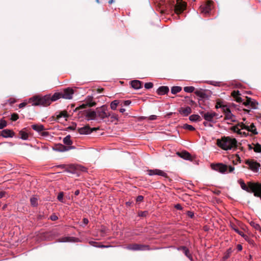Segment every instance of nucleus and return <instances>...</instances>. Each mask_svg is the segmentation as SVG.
<instances>
[{"label": "nucleus", "mask_w": 261, "mask_h": 261, "mask_svg": "<svg viewBox=\"0 0 261 261\" xmlns=\"http://www.w3.org/2000/svg\"><path fill=\"white\" fill-rule=\"evenodd\" d=\"M175 207L177 209V210H182V207L181 206V205L179 204H177L175 205Z\"/></svg>", "instance_id": "obj_56"}, {"label": "nucleus", "mask_w": 261, "mask_h": 261, "mask_svg": "<svg viewBox=\"0 0 261 261\" xmlns=\"http://www.w3.org/2000/svg\"><path fill=\"white\" fill-rule=\"evenodd\" d=\"M7 125V122L5 120H1L0 122V129H3Z\"/></svg>", "instance_id": "obj_44"}, {"label": "nucleus", "mask_w": 261, "mask_h": 261, "mask_svg": "<svg viewBox=\"0 0 261 261\" xmlns=\"http://www.w3.org/2000/svg\"><path fill=\"white\" fill-rule=\"evenodd\" d=\"M176 153L179 156L184 159L187 160H191V154L187 151H182L181 152H177Z\"/></svg>", "instance_id": "obj_25"}, {"label": "nucleus", "mask_w": 261, "mask_h": 261, "mask_svg": "<svg viewBox=\"0 0 261 261\" xmlns=\"http://www.w3.org/2000/svg\"><path fill=\"white\" fill-rule=\"evenodd\" d=\"M75 147L73 146H65L62 144L58 145L56 147V150L61 152L68 151L70 149H73Z\"/></svg>", "instance_id": "obj_21"}, {"label": "nucleus", "mask_w": 261, "mask_h": 261, "mask_svg": "<svg viewBox=\"0 0 261 261\" xmlns=\"http://www.w3.org/2000/svg\"><path fill=\"white\" fill-rule=\"evenodd\" d=\"M85 117L87 120H95L96 118V111L88 110L85 112Z\"/></svg>", "instance_id": "obj_19"}, {"label": "nucleus", "mask_w": 261, "mask_h": 261, "mask_svg": "<svg viewBox=\"0 0 261 261\" xmlns=\"http://www.w3.org/2000/svg\"><path fill=\"white\" fill-rule=\"evenodd\" d=\"M89 243H90V244L91 245H92V246L96 247L107 248V247H109L108 246H105V245H96L97 243L95 242H93V241H91V242H89Z\"/></svg>", "instance_id": "obj_41"}, {"label": "nucleus", "mask_w": 261, "mask_h": 261, "mask_svg": "<svg viewBox=\"0 0 261 261\" xmlns=\"http://www.w3.org/2000/svg\"><path fill=\"white\" fill-rule=\"evenodd\" d=\"M185 8L186 4L185 3L179 0H177V3L174 8L176 13L179 14L181 13L185 10Z\"/></svg>", "instance_id": "obj_15"}, {"label": "nucleus", "mask_w": 261, "mask_h": 261, "mask_svg": "<svg viewBox=\"0 0 261 261\" xmlns=\"http://www.w3.org/2000/svg\"><path fill=\"white\" fill-rule=\"evenodd\" d=\"M157 116L156 115H151L149 117V119L151 120H153L156 119Z\"/></svg>", "instance_id": "obj_57"}, {"label": "nucleus", "mask_w": 261, "mask_h": 261, "mask_svg": "<svg viewBox=\"0 0 261 261\" xmlns=\"http://www.w3.org/2000/svg\"><path fill=\"white\" fill-rule=\"evenodd\" d=\"M69 116L67 112L66 111H63L61 112H60L57 115V118L58 119H59L60 118L62 117H64L65 118H68Z\"/></svg>", "instance_id": "obj_30"}, {"label": "nucleus", "mask_w": 261, "mask_h": 261, "mask_svg": "<svg viewBox=\"0 0 261 261\" xmlns=\"http://www.w3.org/2000/svg\"><path fill=\"white\" fill-rule=\"evenodd\" d=\"M83 221L84 225H87L89 222V220L87 218H84Z\"/></svg>", "instance_id": "obj_59"}, {"label": "nucleus", "mask_w": 261, "mask_h": 261, "mask_svg": "<svg viewBox=\"0 0 261 261\" xmlns=\"http://www.w3.org/2000/svg\"><path fill=\"white\" fill-rule=\"evenodd\" d=\"M148 214V212L147 211L140 212L138 213V215L140 217H145Z\"/></svg>", "instance_id": "obj_45"}, {"label": "nucleus", "mask_w": 261, "mask_h": 261, "mask_svg": "<svg viewBox=\"0 0 261 261\" xmlns=\"http://www.w3.org/2000/svg\"><path fill=\"white\" fill-rule=\"evenodd\" d=\"M254 150L256 152H261V145L259 144H256L254 148Z\"/></svg>", "instance_id": "obj_42"}, {"label": "nucleus", "mask_w": 261, "mask_h": 261, "mask_svg": "<svg viewBox=\"0 0 261 261\" xmlns=\"http://www.w3.org/2000/svg\"><path fill=\"white\" fill-rule=\"evenodd\" d=\"M221 107H222V108H223V106H222L221 105H220L219 103L217 102V105H216V108L217 109H218V108H221Z\"/></svg>", "instance_id": "obj_64"}, {"label": "nucleus", "mask_w": 261, "mask_h": 261, "mask_svg": "<svg viewBox=\"0 0 261 261\" xmlns=\"http://www.w3.org/2000/svg\"><path fill=\"white\" fill-rule=\"evenodd\" d=\"M30 202L33 206H36L38 205V198L36 197H32L30 199Z\"/></svg>", "instance_id": "obj_36"}, {"label": "nucleus", "mask_w": 261, "mask_h": 261, "mask_svg": "<svg viewBox=\"0 0 261 261\" xmlns=\"http://www.w3.org/2000/svg\"><path fill=\"white\" fill-rule=\"evenodd\" d=\"M217 145L224 150H234L237 147V141L235 138L223 136L217 140Z\"/></svg>", "instance_id": "obj_2"}, {"label": "nucleus", "mask_w": 261, "mask_h": 261, "mask_svg": "<svg viewBox=\"0 0 261 261\" xmlns=\"http://www.w3.org/2000/svg\"><path fill=\"white\" fill-rule=\"evenodd\" d=\"M213 170L219 172L221 173H225L228 170V172H232L234 170V167L232 166H228L222 163L212 164L211 165Z\"/></svg>", "instance_id": "obj_5"}, {"label": "nucleus", "mask_w": 261, "mask_h": 261, "mask_svg": "<svg viewBox=\"0 0 261 261\" xmlns=\"http://www.w3.org/2000/svg\"><path fill=\"white\" fill-rule=\"evenodd\" d=\"M243 105L245 106H250L252 109H256L257 102L254 99L251 98L247 97L246 101L243 102Z\"/></svg>", "instance_id": "obj_18"}, {"label": "nucleus", "mask_w": 261, "mask_h": 261, "mask_svg": "<svg viewBox=\"0 0 261 261\" xmlns=\"http://www.w3.org/2000/svg\"><path fill=\"white\" fill-rule=\"evenodd\" d=\"M231 227L236 232H237V230H239V229L234 224H231Z\"/></svg>", "instance_id": "obj_53"}, {"label": "nucleus", "mask_w": 261, "mask_h": 261, "mask_svg": "<svg viewBox=\"0 0 261 261\" xmlns=\"http://www.w3.org/2000/svg\"><path fill=\"white\" fill-rule=\"evenodd\" d=\"M237 233H238L241 236H242V237L245 234L243 231H240L239 230L237 231Z\"/></svg>", "instance_id": "obj_60"}, {"label": "nucleus", "mask_w": 261, "mask_h": 261, "mask_svg": "<svg viewBox=\"0 0 261 261\" xmlns=\"http://www.w3.org/2000/svg\"><path fill=\"white\" fill-rule=\"evenodd\" d=\"M9 102L11 103V104H13L14 103H15L16 102V100L15 98H10L9 99Z\"/></svg>", "instance_id": "obj_55"}, {"label": "nucleus", "mask_w": 261, "mask_h": 261, "mask_svg": "<svg viewBox=\"0 0 261 261\" xmlns=\"http://www.w3.org/2000/svg\"><path fill=\"white\" fill-rule=\"evenodd\" d=\"M96 129V128H91L89 126L86 125L79 128L78 131L80 134H89Z\"/></svg>", "instance_id": "obj_17"}, {"label": "nucleus", "mask_w": 261, "mask_h": 261, "mask_svg": "<svg viewBox=\"0 0 261 261\" xmlns=\"http://www.w3.org/2000/svg\"><path fill=\"white\" fill-rule=\"evenodd\" d=\"M63 196H64V194H63V192H60L58 196V199L61 201V202H63Z\"/></svg>", "instance_id": "obj_47"}, {"label": "nucleus", "mask_w": 261, "mask_h": 261, "mask_svg": "<svg viewBox=\"0 0 261 261\" xmlns=\"http://www.w3.org/2000/svg\"><path fill=\"white\" fill-rule=\"evenodd\" d=\"M148 174L149 175H158L163 177H167V174L164 171L159 169H153L148 170Z\"/></svg>", "instance_id": "obj_16"}, {"label": "nucleus", "mask_w": 261, "mask_h": 261, "mask_svg": "<svg viewBox=\"0 0 261 261\" xmlns=\"http://www.w3.org/2000/svg\"><path fill=\"white\" fill-rule=\"evenodd\" d=\"M63 143L67 145H69L68 146H70L72 144V141L71 140L70 136L69 135L67 136L63 139Z\"/></svg>", "instance_id": "obj_32"}, {"label": "nucleus", "mask_w": 261, "mask_h": 261, "mask_svg": "<svg viewBox=\"0 0 261 261\" xmlns=\"http://www.w3.org/2000/svg\"><path fill=\"white\" fill-rule=\"evenodd\" d=\"M169 91V88L167 86L160 87L157 90V93L159 95H163L167 94Z\"/></svg>", "instance_id": "obj_24"}, {"label": "nucleus", "mask_w": 261, "mask_h": 261, "mask_svg": "<svg viewBox=\"0 0 261 261\" xmlns=\"http://www.w3.org/2000/svg\"><path fill=\"white\" fill-rule=\"evenodd\" d=\"M19 134L20 136V138L21 139L24 140H27L28 139L29 135L26 132H25L23 130H21L19 132Z\"/></svg>", "instance_id": "obj_33"}, {"label": "nucleus", "mask_w": 261, "mask_h": 261, "mask_svg": "<svg viewBox=\"0 0 261 261\" xmlns=\"http://www.w3.org/2000/svg\"><path fill=\"white\" fill-rule=\"evenodd\" d=\"M96 117H99L100 119H103L111 116L110 113L108 111L107 107L103 105L100 108L96 109Z\"/></svg>", "instance_id": "obj_6"}, {"label": "nucleus", "mask_w": 261, "mask_h": 261, "mask_svg": "<svg viewBox=\"0 0 261 261\" xmlns=\"http://www.w3.org/2000/svg\"><path fill=\"white\" fill-rule=\"evenodd\" d=\"M201 11L205 15H208L212 9V3L210 1L207 2L200 7Z\"/></svg>", "instance_id": "obj_12"}, {"label": "nucleus", "mask_w": 261, "mask_h": 261, "mask_svg": "<svg viewBox=\"0 0 261 261\" xmlns=\"http://www.w3.org/2000/svg\"><path fill=\"white\" fill-rule=\"evenodd\" d=\"M237 249L238 250V251H240L242 250V246L240 244H238L237 246Z\"/></svg>", "instance_id": "obj_63"}, {"label": "nucleus", "mask_w": 261, "mask_h": 261, "mask_svg": "<svg viewBox=\"0 0 261 261\" xmlns=\"http://www.w3.org/2000/svg\"><path fill=\"white\" fill-rule=\"evenodd\" d=\"M131 86L135 89H139L142 87V83L140 81L134 80L131 82Z\"/></svg>", "instance_id": "obj_26"}, {"label": "nucleus", "mask_w": 261, "mask_h": 261, "mask_svg": "<svg viewBox=\"0 0 261 261\" xmlns=\"http://www.w3.org/2000/svg\"><path fill=\"white\" fill-rule=\"evenodd\" d=\"M32 128L35 131L41 133V135L43 136H46L48 135V133L47 132H43L45 128L42 124H33L32 125Z\"/></svg>", "instance_id": "obj_14"}, {"label": "nucleus", "mask_w": 261, "mask_h": 261, "mask_svg": "<svg viewBox=\"0 0 261 261\" xmlns=\"http://www.w3.org/2000/svg\"><path fill=\"white\" fill-rule=\"evenodd\" d=\"M231 129L241 136H246L248 135L249 132L254 135H256L258 133L254 123L250 122L239 123L231 127Z\"/></svg>", "instance_id": "obj_1"}, {"label": "nucleus", "mask_w": 261, "mask_h": 261, "mask_svg": "<svg viewBox=\"0 0 261 261\" xmlns=\"http://www.w3.org/2000/svg\"><path fill=\"white\" fill-rule=\"evenodd\" d=\"M250 224L255 229L261 231V227H260V225L258 224H257V223H255V222H254L253 221H251L250 223Z\"/></svg>", "instance_id": "obj_38"}, {"label": "nucleus", "mask_w": 261, "mask_h": 261, "mask_svg": "<svg viewBox=\"0 0 261 261\" xmlns=\"http://www.w3.org/2000/svg\"><path fill=\"white\" fill-rule=\"evenodd\" d=\"M245 164L248 166V168L254 172H257L260 165L254 160H247L245 161Z\"/></svg>", "instance_id": "obj_8"}, {"label": "nucleus", "mask_w": 261, "mask_h": 261, "mask_svg": "<svg viewBox=\"0 0 261 261\" xmlns=\"http://www.w3.org/2000/svg\"><path fill=\"white\" fill-rule=\"evenodd\" d=\"M181 87L179 86H174L171 88V93L173 94H175L181 90Z\"/></svg>", "instance_id": "obj_35"}, {"label": "nucleus", "mask_w": 261, "mask_h": 261, "mask_svg": "<svg viewBox=\"0 0 261 261\" xmlns=\"http://www.w3.org/2000/svg\"><path fill=\"white\" fill-rule=\"evenodd\" d=\"M208 83L212 85H214V86H220V82L213 81H210L208 82Z\"/></svg>", "instance_id": "obj_46"}, {"label": "nucleus", "mask_w": 261, "mask_h": 261, "mask_svg": "<svg viewBox=\"0 0 261 261\" xmlns=\"http://www.w3.org/2000/svg\"><path fill=\"white\" fill-rule=\"evenodd\" d=\"M232 252V250L231 248H229L228 249H227L223 257V260H226L228 258H229Z\"/></svg>", "instance_id": "obj_37"}, {"label": "nucleus", "mask_w": 261, "mask_h": 261, "mask_svg": "<svg viewBox=\"0 0 261 261\" xmlns=\"http://www.w3.org/2000/svg\"><path fill=\"white\" fill-rule=\"evenodd\" d=\"M6 193L4 191H0V199L4 197Z\"/></svg>", "instance_id": "obj_61"}, {"label": "nucleus", "mask_w": 261, "mask_h": 261, "mask_svg": "<svg viewBox=\"0 0 261 261\" xmlns=\"http://www.w3.org/2000/svg\"><path fill=\"white\" fill-rule=\"evenodd\" d=\"M74 168L75 169H76V170H82V171H86V168L83 167H81L80 166H78V165H76V166H73Z\"/></svg>", "instance_id": "obj_48"}, {"label": "nucleus", "mask_w": 261, "mask_h": 261, "mask_svg": "<svg viewBox=\"0 0 261 261\" xmlns=\"http://www.w3.org/2000/svg\"><path fill=\"white\" fill-rule=\"evenodd\" d=\"M119 104V101L118 100H115L111 102L110 104V107L112 110H115L116 109L117 106Z\"/></svg>", "instance_id": "obj_34"}, {"label": "nucleus", "mask_w": 261, "mask_h": 261, "mask_svg": "<svg viewBox=\"0 0 261 261\" xmlns=\"http://www.w3.org/2000/svg\"><path fill=\"white\" fill-rule=\"evenodd\" d=\"M222 110L224 113L225 119L227 121V123H231L236 121V117L231 113L227 106H223Z\"/></svg>", "instance_id": "obj_7"}, {"label": "nucleus", "mask_w": 261, "mask_h": 261, "mask_svg": "<svg viewBox=\"0 0 261 261\" xmlns=\"http://www.w3.org/2000/svg\"><path fill=\"white\" fill-rule=\"evenodd\" d=\"M50 219L52 221H56L58 219V218L56 215H52L50 216Z\"/></svg>", "instance_id": "obj_50"}, {"label": "nucleus", "mask_w": 261, "mask_h": 261, "mask_svg": "<svg viewBox=\"0 0 261 261\" xmlns=\"http://www.w3.org/2000/svg\"><path fill=\"white\" fill-rule=\"evenodd\" d=\"M78 239L70 237H64L59 239L58 241L59 242H77Z\"/></svg>", "instance_id": "obj_22"}, {"label": "nucleus", "mask_w": 261, "mask_h": 261, "mask_svg": "<svg viewBox=\"0 0 261 261\" xmlns=\"http://www.w3.org/2000/svg\"><path fill=\"white\" fill-rule=\"evenodd\" d=\"M93 98L91 96H88L85 100L84 103L79 106L76 109H83L86 108L87 107H93L96 105V102L93 100Z\"/></svg>", "instance_id": "obj_10"}, {"label": "nucleus", "mask_w": 261, "mask_h": 261, "mask_svg": "<svg viewBox=\"0 0 261 261\" xmlns=\"http://www.w3.org/2000/svg\"><path fill=\"white\" fill-rule=\"evenodd\" d=\"M124 106H129L131 103V101L129 100H125L123 102Z\"/></svg>", "instance_id": "obj_54"}, {"label": "nucleus", "mask_w": 261, "mask_h": 261, "mask_svg": "<svg viewBox=\"0 0 261 261\" xmlns=\"http://www.w3.org/2000/svg\"><path fill=\"white\" fill-rule=\"evenodd\" d=\"M200 114L202 115V117L206 120L208 122H214V119L215 118L217 117L218 114L214 112H201Z\"/></svg>", "instance_id": "obj_9"}, {"label": "nucleus", "mask_w": 261, "mask_h": 261, "mask_svg": "<svg viewBox=\"0 0 261 261\" xmlns=\"http://www.w3.org/2000/svg\"><path fill=\"white\" fill-rule=\"evenodd\" d=\"M184 90L186 92L192 93L194 91L195 88L193 86H187L184 87Z\"/></svg>", "instance_id": "obj_40"}, {"label": "nucleus", "mask_w": 261, "mask_h": 261, "mask_svg": "<svg viewBox=\"0 0 261 261\" xmlns=\"http://www.w3.org/2000/svg\"><path fill=\"white\" fill-rule=\"evenodd\" d=\"M27 105L26 102H22L19 105V108H22L24 107Z\"/></svg>", "instance_id": "obj_58"}, {"label": "nucleus", "mask_w": 261, "mask_h": 261, "mask_svg": "<svg viewBox=\"0 0 261 261\" xmlns=\"http://www.w3.org/2000/svg\"><path fill=\"white\" fill-rule=\"evenodd\" d=\"M18 119V115L17 114H13L11 115V119L12 121H16Z\"/></svg>", "instance_id": "obj_49"}, {"label": "nucleus", "mask_w": 261, "mask_h": 261, "mask_svg": "<svg viewBox=\"0 0 261 261\" xmlns=\"http://www.w3.org/2000/svg\"><path fill=\"white\" fill-rule=\"evenodd\" d=\"M178 250H182L184 251L185 254L186 255V256H187L190 259H192V256L191 254L189 253V250L187 247L182 246L179 248Z\"/></svg>", "instance_id": "obj_31"}, {"label": "nucleus", "mask_w": 261, "mask_h": 261, "mask_svg": "<svg viewBox=\"0 0 261 261\" xmlns=\"http://www.w3.org/2000/svg\"><path fill=\"white\" fill-rule=\"evenodd\" d=\"M126 249L138 251L149 250V246L147 245H140L138 244H130L125 247Z\"/></svg>", "instance_id": "obj_11"}, {"label": "nucleus", "mask_w": 261, "mask_h": 261, "mask_svg": "<svg viewBox=\"0 0 261 261\" xmlns=\"http://www.w3.org/2000/svg\"><path fill=\"white\" fill-rule=\"evenodd\" d=\"M61 92L62 93V98L67 99H71L74 93L73 89L70 88L65 89L62 92Z\"/></svg>", "instance_id": "obj_13"}, {"label": "nucleus", "mask_w": 261, "mask_h": 261, "mask_svg": "<svg viewBox=\"0 0 261 261\" xmlns=\"http://www.w3.org/2000/svg\"><path fill=\"white\" fill-rule=\"evenodd\" d=\"M195 93L198 95V96H199L200 97H202L203 96V93L202 92L200 91H196L195 92Z\"/></svg>", "instance_id": "obj_51"}, {"label": "nucleus", "mask_w": 261, "mask_h": 261, "mask_svg": "<svg viewBox=\"0 0 261 261\" xmlns=\"http://www.w3.org/2000/svg\"><path fill=\"white\" fill-rule=\"evenodd\" d=\"M28 102L32 106H41L46 107L51 103V100L49 99V95L44 96H35L29 99Z\"/></svg>", "instance_id": "obj_4"}, {"label": "nucleus", "mask_w": 261, "mask_h": 261, "mask_svg": "<svg viewBox=\"0 0 261 261\" xmlns=\"http://www.w3.org/2000/svg\"><path fill=\"white\" fill-rule=\"evenodd\" d=\"M189 120L192 122L200 121L201 118L198 115L193 114L189 117Z\"/></svg>", "instance_id": "obj_29"}, {"label": "nucleus", "mask_w": 261, "mask_h": 261, "mask_svg": "<svg viewBox=\"0 0 261 261\" xmlns=\"http://www.w3.org/2000/svg\"><path fill=\"white\" fill-rule=\"evenodd\" d=\"M1 135L4 138H12L14 136V133L10 129H6L2 130Z\"/></svg>", "instance_id": "obj_23"}, {"label": "nucleus", "mask_w": 261, "mask_h": 261, "mask_svg": "<svg viewBox=\"0 0 261 261\" xmlns=\"http://www.w3.org/2000/svg\"><path fill=\"white\" fill-rule=\"evenodd\" d=\"M153 84L151 82L146 83L144 85V87L147 89H149L153 87Z\"/></svg>", "instance_id": "obj_43"}, {"label": "nucleus", "mask_w": 261, "mask_h": 261, "mask_svg": "<svg viewBox=\"0 0 261 261\" xmlns=\"http://www.w3.org/2000/svg\"><path fill=\"white\" fill-rule=\"evenodd\" d=\"M61 98H62L61 92L55 93L51 96L49 95V99L51 100V102L52 101H55Z\"/></svg>", "instance_id": "obj_28"}, {"label": "nucleus", "mask_w": 261, "mask_h": 261, "mask_svg": "<svg viewBox=\"0 0 261 261\" xmlns=\"http://www.w3.org/2000/svg\"><path fill=\"white\" fill-rule=\"evenodd\" d=\"M238 182L243 190L248 192H253L255 196L261 198V184L249 182L247 186L242 179H240Z\"/></svg>", "instance_id": "obj_3"}, {"label": "nucleus", "mask_w": 261, "mask_h": 261, "mask_svg": "<svg viewBox=\"0 0 261 261\" xmlns=\"http://www.w3.org/2000/svg\"><path fill=\"white\" fill-rule=\"evenodd\" d=\"M240 94L239 93V91L238 90L233 91L231 93L232 96L236 99L237 102H239L242 101V98L240 97Z\"/></svg>", "instance_id": "obj_27"}, {"label": "nucleus", "mask_w": 261, "mask_h": 261, "mask_svg": "<svg viewBox=\"0 0 261 261\" xmlns=\"http://www.w3.org/2000/svg\"><path fill=\"white\" fill-rule=\"evenodd\" d=\"M243 238H244L246 241H248V242H249V241H250L249 238V237H248L247 235L244 234V235L243 236Z\"/></svg>", "instance_id": "obj_62"}, {"label": "nucleus", "mask_w": 261, "mask_h": 261, "mask_svg": "<svg viewBox=\"0 0 261 261\" xmlns=\"http://www.w3.org/2000/svg\"><path fill=\"white\" fill-rule=\"evenodd\" d=\"M179 113L184 116H187L192 112V109L190 107H181L178 110Z\"/></svg>", "instance_id": "obj_20"}, {"label": "nucleus", "mask_w": 261, "mask_h": 261, "mask_svg": "<svg viewBox=\"0 0 261 261\" xmlns=\"http://www.w3.org/2000/svg\"><path fill=\"white\" fill-rule=\"evenodd\" d=\"M143 200V196L140 195L138 196L136 198L137 202H141Z\"/></svg>", "instance_id": "obj_52"}, {"label": "nucleus", "mask_w": 261, "mask_h": 261, "mask_svg": "<svg viewBox=\"0 0 261 261\" xmlns=\"http://www.w3.org/2000/svg\"><path fill=\"white\" fill-rule=\"evenodd\" d=\"M182 128L185 129L193 131L195 130V128L191 125L188 124H185L182 126Z\"/></svg>", "instance_id": "obj_39"}]
</instances>
